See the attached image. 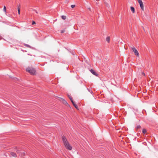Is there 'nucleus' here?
Listing matches in <instances>:
<instances>
[{
	"instance_id": "nucleus-21",
	"label": "nucleus",
	"mask_w": 158,
	"mask_h": 158,
	"mask_svg": "<svg viewBox=\"0 0 158 158\" xmlns=\"http://www.w3.org/2000/svg\"><path fill=\"white\" fill-rule=\"evenodd\" d=\"M35 12H36V13H37V11L36 10H35Z\"/></svg>"
},
{
	"instance_id": "nucleus-13",
	"label": "nucleus",
	"mask_w": 158,
	"mask_h": 158,
	"mask_svg": "<svg viewBox=\"0 0 158 158\" xmlns=\"http://www.w3.org/2000/svg\"><path fill=\"white\" fill-rule=\"evenodd\" d=\"M142 132L144 134H145L146 132V130L145 129H143L142 131Z\"/></svg>"
},
{
	"instance_id": "nucleus-1",
	"label": "nucleus",
	"mask_w": 158,
	"mask_h": 158,
	"mask_svg": "<svg viewBox=\"0 0 158 158\" xmlns=\"http://www.w3.org/2000/svg\"><path fill=\"white\" fill-rule=\"evenodd\" d=\"M62 140L66 148L69 150H71L72 149V147L64 136H63L62 137Z\"/></svg>"
},
{
	"instance_id": "nucleus-11",
	"label": "nucleus",
	"mask_w": 158,
	"mask_h": 158,
	"mask_svg": "<svg viewBox=\"0 0 158 158\" xmlns=\"http://www.w3.org/2000/svg\"><path fill=\"white\" fill-rule=\"evenodd\" d=\"M3 10L6 13V7L5 6H4V7H3Z\"/></svg>"
},
{
	"instance_id": "nucleus-3",
	"label": "nucleus",
	"mask_w": 158,
	"mask_h": 158,
	"mask_svg": "<svg viewBox=\"0 0 158 158\" xmlns=\"http://www.w3.org/2000/svg\"><path fill=\"white\" fill-rule=\"evenodd\" d=\"M138 1L139 4L140 6V8L143 11L144 10V6L143 4V2L141 0H138Z\"/></svg>"
},
{
	"instance_id": "nucleus-23",
	"label": "nucleus",
	"mask_w": 158,
	"mask_h": 158,
	"mask_svg": "<svg viewBox=\"0 0 158 158\" xmlns=\"http://www.w3.org/2000/svg\"><path fill=\"white\" fill-rule=\"evenodd\" d=\"M63 32H64V31H61V33H63Z\"/></svg>"
},
{
	"instance_id": "nucleus-12",
	"label": "nucleus",
	"mask_w": 158,
	"mask_h": 158,
	"mask_svg": "<svg viewBox=\"0 0 158 158\" xmlns=\"http://www.w3.org/2000/svg\"><path fill=\"white\" fill-rule=\"evenodd\" d=\"M61 18L62 19L65 20L66 19V16L64 15H62L61 16Z\"/></svg>"
},
{
	"instance_id": "nucleus-5",
	"label": "nucleus",
	"mask_w": 158,
	"mask_h": 158,
	"mask_svg": "<svg viewBox=\"0 0 158 158\" xmlns=\"http://www.w3.org/2000/svg\"><path fill=\"white\" fill-rule=\"evenodd\" d=\"M90 71V72H91V73H92L93 75H95V76H98V74L95 71H94V70L92 69H91Z\"/></svg>"
},
{
	"instance_id": "nucleus-9",
	"label": "nucleus",
	"mask_w": 158,
	"mask_h": 158,
	"mask_svg": "<svg viewBox=\"0 0 158 158\" xmlns=\"http://www.w3.org/2000/svg\"><path fill=\"white\" fill-rule=\"evenodd\" d=\"M106 41L108 43H109L110 41V37L109 36H108L106 37Z\"/></svg>"
},
{
	"instance_id": "nucleus-22",
	"label": "nucleus",
	"mask_w": 158,
	"mask_h": 158,
	"mask_svg": "<svg viewBox=\"0 0 158 158\" xmlns=\"http://www.w3.org/2000/svg\"><path fill=\"white\" fill-rule=\"evenodd\" d=\"M68 97L69 98V97H71L70 95H68Z\"/></svg>"
},
{
	"instance_id": "nucleus-18",
	"label": "nucleus",
	"mask_w": 158,
	"mask_h": 158,
	"mask_svg": "<svg viewBox=\"0 0 158 158\" xmlns=\"http://www.w3.org/2000/svg\"><path fill=\"white\" fill-rule=\"evenodd\" d=\"M64 103H66V104H67L69 105V104L68 103L66 102V101H65L64 100Z\"/></svg>"
},
{
	"instance_id": "nucleus-20",
	"label": "nucleus",
	"mask_w": 158,
	"mask_h": 158,
	"mask_svg": "<svg viewBox=\"0 0 158 158\" xmlns=\"http://www.w3.org/2000/svg\"><path fill=\"white\" fill-rule=\"evenodd\" d=\"M142 74L144 76H145V73L143 72V73H142Z\"/></svg>"
},
{
	"instance_id": "nucleus-17",
	"label": "nucleus",
	"mask_w": 158,
	"mask_h": 158,
	"mask_svg": "<svg viewBox=\"0 0 158 158\" xmlns=\"http://www.w3.org/2000/svg\"><path fill=\"white\" fill-rule=\"evenodd\" d=\"M75 6L74 5H71V7L72 8H73L75 7Z\"/></svg>"
},
{
	"instance_id": "nucleus-16",
	"label": "nucleus",
	"mask_w": 158,
	"mask_h": 158,
	"mask_svg": "<svg viewBox=\"0 0 158 158\" xmlns=\"http://www.w3.org/2000/svg\"><path fill=\"white\" fill-rule=\"evenodd\" d=\"M69 98L70 99L72 102H73V100L72 99L71 97H69Z\"/></svg>"
},
{
	"instance_id": "nucleus-14",
	"label": "nucleus",
	"mask_w": 158,
	"mask_h": 158,
	"mask_svg": "<svg viewBox=\"0 0 158 158\" xmlns=\"http://www.w3.org/2000/svg\"><path fill=\"white\" fill-rule=\"evenodd\" d=\"M24 45L27 47H28V48H31V47L28 44H24Z\"/></svg>"
},
{
	"instance_id": "nucleus-6",
	"label": "nucleus",
	"mask_w": 158,
	"mask_h": 158,
	"mask_svg": "<svg viewBox=\"0 0 158 158\" xmlns=\"http://www.w3.org/2000/svg\"><path fill=\"white\" fill-rule=\"evenodd\" d=\"M10 155L14 157H16L17 156V155L16 153L14 152H11L10 153Z\"/></svg>"
},
{
	"instance_id": "nucleus-4",
	"label": "nucleus",
	"mask_w": 158,
	"mask_h": 158,
	"mask_svg": "<svg viewBox=\"0 0 158 158\" xmlns=\"http://www.w3.org/2000/svg\"><path fill=\"white\" fill-rule=\"evenodd\" d=\"M131 49L134 52L135 55L138 57L139 56V54L137 50L134 47L132 48Z\"/></svg>"
},
{
	"instance_id": "nucleus-8",
	"label": "nucleus",
	"mask_w": 158,
	"mask_h": 158,
	"mask_svg": "<svg viewBox=\"0 0 158 158\" xmlns=\"http://www.w3.org/2000/svg\"><path fill=\"white\" fill-rule=\"evenodd\" d=\"M72 103L73 104V105L74 106L75 108L78 109V106H77V104H75L74 102H72Z\"/></svg>"
},
{
	"instance_id": "nucleus-15",
	"label": "nucleus",
	"mask_w": 158,
	"mask_h": 158,
	"mask_svg": "<svg viewBox=\"0 0 158 158\" xmlns=\"http://www.w3.org/2000/svg\"><path fill=\"white\" fill-rule=\"evenodd\" d=\"M141 128V127L140 125H138L137 126L136 129L137 130Z\"/></svg>"
},
{
	"instance_id": "nucleus-7",
	"label": "nucleus",
	"mask_w": 158,
	"mask_h": 158,
	"mask_svg": "<svg viewBox=\"0 0 158 158\" xmlns=\"http://www.w3.org/2000/svg\"><path fill=\"white\" fill-rule=\"evenodd\" d=\"M131 10L133 13H134L135 12V8L134 7L132 6H131Z\"/></svg>"
},
{
	"instance_id": "nucleus-2",
	"label": "nucleus",
	"mask_w": 158,
	"mask_h": 158,
	"mask_svg": "<svg viewBox=\"0 0 158 158\" xmlns=\"http://www.w3.org/2000/svg\"><path fill=\"white\" fill-rule=\"evenodd\" d=\"M27 71L31 75H35V73L36 71L35 69L33 68H28L26 69Z\"/></svg>"
},
{
	"instance_id": "nucleus-10",
	"label": "nucleus",
	"mask_w": 158,
	"mask_h": 158,
	"mask_svg": "<svg viewBox=\"0 0 158 158\" xmlns=\"http://www.w3.org/2000/svg\"><path fill=\"white\" fill-rule=\"evenodd\" d=\"M18 13L19 14H20V6L19 5L18 7Z\"/></svg>"
},
{
	"instance_id": "nucleus-19",
	"label": "nucleus",
	"mask_w": 158,
	"mask_h": 158,
	"mask_svg": "<svg viewBox=\"0 0 158 158\" xmlns=\"http://www.w3.org/2000/svg\"><path fill=\"white\" fill-rule=\"evenodd\" d=\"M35 22L34 21H33L32 23V25H34V24H35Z\"/></svg>"
}]
</instances>
